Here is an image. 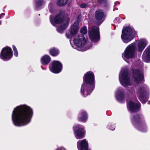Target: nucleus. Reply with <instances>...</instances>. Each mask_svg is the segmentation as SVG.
Listing matches in <instances>:
<instances>
[{
  "instance_id": "f257e3e1",
  "label": "nucleus",
  "mask_w": 150,
  "mask_h": 150,
  "mask_svg": "<svg viewBox=\"0 0 150 150\" xmlns=\"http://www.w3.org/2000/svg\"><path fill=\"white\" fill-rule=\"evenodd\" d=\"M33 114V109L26 105H20L14 108L12 115V120L16 126H25L29 123Z\"/></svg>"
},
{
  "instance_id": "f03ea898",
  "label": "nucleus",
  "mask_w": 150,
  "mask_h": 150,
  "mask_svg": "<svg viewBox=\"0 0 150 150\" xmlns=\"http://www.w3.org/2000/svg\"><path fill=\"white\" fill-rule=\"evenodd\" d=\"M95 86V77L94 73L89 71L84 74L83 83L81 88V95L86 97L90 94L94 89Z\"/></svg>"
},
{
  "instance_id": "7ed1b4c3",
  "label": "nucleus",
  "mask_w": 150,
  "mask_h": 150,
  "mask_svg": "<svg viewBox=\"0 0 150 150\" xmlns=\"http://www.w3.org/2000/svg\"><path fill=\"white\" fill-rule=\"evenodd\" d=\"M130 119L132 125L138 130L143 132L147 131L146 123L142 115L136 114L131 117Z\"/></svg>"
},
{
  "instance_id": "20e7f679",
  "label": "nucleus",
  "mask_w": 150,
  "mask_h": 150,
  "mask_svg": "<svg viewBox=\"0 0 150 150\" xmlns=\"http://www.w3.org/2000/svg\"><path fill=\"white\" fill-rule=\"evenodd\" d=\"M137 35L134 29L130 26H124L123 28L121 38L122 41L127 43L132 40Z\"/></svg>"
},
{
  "instance_id": "39448f33",
  "label": "nucleus",
  "mask_w": 150,
  "mask_h": 150,
  "mask_svg": "<svg viewBox=\"0 0 150 150\" xmlns=\"http://www.w3.org/2000/svg\"><path fill=\"white\" fill-rule=\"evenodd\" d=\"M87 28L86 26L84 25L80 30L81 35H78L77 38H74L73 40L75 45L79 47H83L86 43V40L84 35L87 33Z\"/></svg>"
},
{
  "instance_id": "423d86ee",
  "label": "nucleus",
  "mask_w": 150,
  "mask_h": 150,
  "mask_svg": "<svg viewBox=\"0 0 150 150\" xmlns=\"http://www.w3.org/2000/svg\"><path fill=\"white\" fill-rule=\"evenodd\" d=\"M65 17V13L64 11H61L53 18L52 15L50 16V21L51 23L54 25V24H60L64 23L67 18Z\"/></svg>"
},
{
  "instance_id": "0eeeda50",
  "label": "nucleus",
  "mask_w": 150,
  "mask_h": 150,
  "mask_svg": "<svg viewBox=\"0 0 150 150\" xmlns=\"http://www.w3.org/2000/svg\"><path fill=\"white\" fill-rule=\"evenodd\" d=\"M137 49L136 42H133L128 45L126 48L122 56L124 57L129 59L133 58L135 56V52Z\"/></svg>"
},
{
  "instance_id": "6e6552de",
  "label": "nucleus",
  "mask_w": 150,
  "mask_h": 150,
  "mask_svg": "<svg viewBox=\"0 0 150 150\" xmlns=\"http://www.w3.org/2000/svg\"><path fill=\"white\" fill-rule=\"evenodd\" d=\"M73 129L75 137L76 139H81L85 137L86 131L83 125L79 124L76 125L73 127Z\"/></svg>"
},
{
  "instance_id": "1a4fd4ad",
  "label": "nucleus",
  "mask_w": 150,
  "mask_h": 150,
  "mask_svg": "<svg viewBox=\"0 0 150 150\" xmlns=\"http://www.w3.org/2000/svg\"><path fill=\"white\" fill-rule=\"evenodd\" d=\"M13 56V52L11 47L8 46L4 47L1 50L0 54V58L3 61L10 60Z\"/></svg>"
},
{
  "instance_id": "9d476101",
  "label": "nucleus",
  "mask_w": 150,
  "mask_h": 150,
  "mask_svg": "<svg viewBox=\"0 0 150 150\" xmlns=\"http://www.w3.org/2000/svg\"><path fill=\"white\" fill-rule=\"evenodd\" d=\"M137 95L139 99L144 104L149 99L146 88L144 86L140 87L138 91Z\"/></svg>"
},
{
  "instance_id": "9b49d317",
  "label": "nucleus",
  "mask_w": 150,
  "mask_h": 150,
  "mask_svg": "<svg viewBox=\"0 0 150 150\" xmlns=\"http://www.w3.org/2000/svg\"><path fill=\"white\" fill-rule=\"evenodd\" d=\"M89 37L91 40L94 42H97L100 40L99 29L98 27H93L88 32Z\"/></svg>"
},
{
  "instance_id": "f8f14e48",
  "label": "nucleus",
  "mask_w": 150,
  "mask_h": 150,
  "mask_svg": "<svg viewBox=\"0 0 150 150\" xmlns=\"http://www.w3.org/2000/svg\"><path fill=\"white\" fill-rule=\"evenodd\" d=\"M62 64L60 62L53 60L50 64L49 69L54 74H58L62 71Z\"/></svg>"
},
{
  "instance_id": "ddd939ff",
  "label": "nucleus",
  "mask_w": 150,
  "mask_h": 150,
  "mask_svg": "<svg viewBox=\"0 0 150 150\" xmlns=\"http://www.w3.org/2000/svg\"><path fill=\"white\" fill-rule=\"evenodd\" d=\"M79 24L77 21H75L71 27L70 30L67 31L65 33L66 37L70 39L74 36L79 31Z\"/></svg>"
},
{
  "instance_id": "4468645a",
  "label": "nucleus",
  "mask_w": 150,
  "mask_h": 150,
  "mask_svg": "<svg viewBox=\"0 0 150 150\" xmlns=\"http://www.w3.org/2000/svg\"><path fill=\"white\" fill-rule=\"evenodd\" d=\"M132 74L134 82L137 84L144 81V74L138 69H132Z\"/></svg>"
},
{
  "instance_id": "2eb2a0df",
  "label": "nucleus",
  "mask_w": 150,
  "mask_h": 150,
  "mask_svg": "<svg viewBox=\"0 0 150 150\" xmlns=\"http://www.w3.org/2000/svg\"><path fill=\"white\" fill-rule=\"evenodd\" d=\"M106 15L103 10L101 9H98L95 11L94 17L95 19L98 21L100 24H101L106 17Z\"/></svg>"
},
{
  "instance_id": "dca6fc26",
  "label": "nucleus",
  "mask_w": 150,
  "mask_h": 150,
  "mask_svg": "<svg viewBox=\"0 0 150 150\" xmlns=\"http://www.w3.org/2000/svg\"><path fill=\"white\" fill-rule=\"evenodd\" d=\"M141 104L138 102L136 103L132 100L129 101L127 104V107L131 112H137L140 109Z\"/></svg>"
},
{
  "instance_id": "f3484780",
  "label": "nucleus",
  "mask_w": 150,
  "mask_h": 150,
  "mask_svg": "<svg viewBox=\"0 0 150 150\" xmlns=\"http://www.w3.org/2000/svg\"><path fill=\"white\" fill-rule=\"evenodd\" d=\"M122 81L121 82V84L124 87L128 86H130L132 83L130 78L128 77L129 73L126 69L124 70L122 73Z\"/></svg>"
},
{
  "instance_id": "a211bd4d",
  "label": "nucleus",
  "mask_w": 150,
  "mask_h": 150,
  "mask_svg": "<svg viewBox=\"0 0 150 150\" xmlns=\"http://www.w3.org/2000/svg\"><path fill=\"white\" fill-rule=\"evenodd\" d=\"M77 146L79 150H88V144L86 139L78 141L77 143Z\"/></svg>"
},
{
  "instance_id": "6ab92c4d",
  "label": "nucleus",
  "mask_w": 150,
  "mask_h": 150,
  "mask_svg": "<svg viewBox=\"0 0 150 150\" xmlns=\"http://www.w3.org/2000/svg\"><path fill=\"white\" fill-rule=\"evenodd\" d=\"M148 44L147 41L144 39L139 40L137 44V49L138 52L142 53Z\"/></svg>"
},
{
  "instance_id": "aec40b11",
  "label": "nucleus",
  "mask_w": 150,
  "mask_h": 150,
  "mask_svg": "<svg viewBox=\"0 0 150 150\" xmlns=\"http://www.w3.org/2000/svg\"><path fill=\"white\" fill-rule=\"evenodd\" d=\"M142 58L145 62H150V45L148 46L144 51L142 55Z\"/></svg>"
},
{
  "instance_id": "412c9836",
  "label": "nucleus",
  "mask_w": 150,
  "mask_h": 150,
  "mask_svg": "<svg viewBox=\"0 0 150 150\" xmlns=\"http://www.w3.org/2000/svg\"><path fill=\"white\" fill-rule=\"evenodd\" d=\"M88 115L86 112L83 110H81L78 115V121L85 122L86 121Z\"/></svg>"
},
{
  "instance_id": "4be33fe9",
  "label": "nucleus",
  "mask_w": 150,
  "mask_h": 150,
  "mask_svg": "<svg viewBox=\"0 0 150 150\" xmlns=\"http://www.w3.org/2000/svg\"><path fill=\"white\" fill-rule=\"evenodd\" d=\"M70 20V18L67 17L65 19V21L62 25L58 27L57 28V31L61 33H62L66 29L68 26Z\"/></svg>"
},
{
  "instance_id": "5701e85b",
  "label": "nucleus",
  "mask_w": 150,
  "mask_h": 150,
  "mask_svg": "<svg viewBox=\"0 0 150 150\" xmlns=\"http://www.w3.org/2000/svg\"><path fill=\"white\" fill-rule=\"evenodd\" d=\"M51 61L50 57L48 55L45 54L42 56L40 59L41 63L43 65L47 66Z\"/></svg>"
},
{
  "instance_id": "b1692460",
  "label": "nucleus",
  "mask_w": 150,
  "mask_h": 150,
  "mask_svg": "<svg viewBox=\"0 0 150 150\" xmlns=\"http://www.w3.org/2000/svg\"><path fill=\"white\" fill-rule=\"evenodd\" d=\"M49 54L53 57H56L58 56L60 53L59 50L55 47L50 48L49 50Z\"/></svg>"
},
{
  "instance_id": "393cba45",
  "label": "nucleus",
  "mask_w": 150,
  "mask_h": 150,
  "mask_svg": "<svg viewBox=\"0 0 150 150\" xmlns=\"http://www.w3.org/2000/svg\"><path fill=\"white\" fill-rule=\"evenodd\" d=\"M125 95V93L123 91H119L116 96L117 99L119 102H121L124 99Z\"/></svg>"
},
{
  "instance_id": "a878e982",
  "label": "nucleus",
  "mask_w": 150,
  "mask_h": 150,
  "mask_svg": "<svg viewBox=\"0 0 150 150\" xmlns=\"http://www.w3.org/2000/svg\"><path fill=\"white\" fill-rule=\"evenodd\" d=\"M69 0H58L57 4L60 6H63L66 5L68 3Z\"/></svg>"
},
{
  "instance_id": "bb28decb",
  "label": "nucleus",
  "mask_w": 150,
  "mask_h": 150,
  "mask_svg": "<svg viewBox=\"0 0 150 150\" xmlns=\"http://www.w3.org/2000/svg\"><path fill=\"white\" fill-rule=\"evenodd\" d=\"M44 3L43 0H36L35 6L37 8H38L42 6Z\"/></svg>"
},
{
  "instance_id": "cd10ccee",
  "label": "nucleus",
  "mask_w": 150,
  "mask_h": 150,
  "mask_svg": "<svg viewBox=\"0 0 150 150\" xmlns=\"http://www.w3.org/2000/svg\"><path fill=\"white\" fill-rule=\"evenodd\" d=\"M12 48L14 51V55L17 57L18 56V52L17 48L14 45H12Z\"/></svg>"
},
{
  "instance_id": "c85d7f7f",
  "label": "nucleus",
  "mask_w": 150,
  "mask_h": 150,
  "mask_svg": "<svg viewBox=\"0 0 150 150\" xmlns=\"http://www.w3.org/2000/svg\"><path fill=\"white\" fill-rule=\"evenodd\" d=\"M98 2L100 4H104L105 6H106L107 4V0H97Z\"/></svg>"
},
{
  "instance_id": "c756f323",
  "label": "nucleus",
  "mask_w": 150,
  "mask_h": 150,
  "mask_svg": "<svg viewBox=\"0 0 150 150\" xmlns=\"http://www.w3.org/2000/svg\"><path fill=\"white\" fill-rule=\"evenodd\" d=\"M87 6V3H83L81 4L80 7L81 8H86Z\"/></svg>"
},
{
  "instance_id": "7c9ffc66",
  "label": "nucleus",
  "mask_w": 150,
  "mask_h": 150,
  "mask_svg": "<svg viewBox=\"0 0 150 150\" xmlns=\"http://www.w3.org/2000/svg\"><path fill=\"white\" fill-rule=\"evenodd\" d=\"M109 128L112 130H114L115 129V126L114 125H111L109 126Z\"/></svg>"
},
{
  "instance_id": "2f4dec72",
  "label": "nucleus",
  "mask_w": 150,
  "mask_h": 150,
  "mask_svg": "<svg viewBox=\"0 0 150 150\" xmlns=\"http://www.w3.org/2000/svg\"><path fill=\"white\" fill-rule=\"evenodd\" d=\"M81 19V15H79L78 16L77 18V20L76 21H77L79 24V20L80 19Z\"/></svg>"
},
{
  "instance_id": "473e14b6",
  "label": "nucleus",
  "mask_w": 150,
  "mask_h": 150,
  "mask_svg": "<svg viewBox=\"0 0 150 150\" xmlns=\"http://www.w3.org/2000/svg\"><path fill=\"white\" fill-rule=\"evenodd\" d=\"M5 15V13H2L0 15V19L4 17Z\"/></svg>"
},
{
  "instance_id": "72a5a7b5",
  "label": "nucleus",
  "mask_w": 150,
  "mask_h": 150,
  "mask_svg": "<svg viewBox=\"0 0 150 150\" xmlns=\"http://www.w3.org/2000/svg\"><path fill=\"white\" fill-rule=\"evenodd\" d=\"M57 150H66V149L63 147H60L57 149Z\"/></svg>"
},
{
  "instance_id": "f704fd0d",
  "label": "nucleus",
  "mask_w": 150,
  "mask_h": 150,
  "mask_svg": "<svg viewBox=\"0 0 150 150\" xmlns=\"http://www.w3.org/2000/svg\"><path fill=\"white\" fill-rule=\"evenodd\" d=\"M150 102L149 101L148 102V104H150Z\"/></svg>"
},
{
  "instance_id": "c9c22d12",
  "label": "nucleus",
  "mask_w": 150,
  "mask_h": 150,
  "mask_svg": "<svg viewBox=\"0 0 150 150\" xmlns=\"http://www.w3.org/2000/svg\"><path fill=\"white\" fill-rule=\"evenodd\" d=\"M41 67L42 69H43V68L42 67V66H41Z\"/></svg>"
},
{
  "instance_id": "e433bc0d",
  "label": "nucleus",
  "mask_w": 150,
  "mask_h": 150,
  "mask_svg": "<svg viewBox=\"0 0 150 150\" xmlns=\"http://www.w3.org/2000/svg\"><path fill=\"white\" fill-rule=\"evenodd\" d=\"M88 150H91L90 149H88Z\"/></svg>"
}]
</instances>
